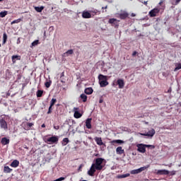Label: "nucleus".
<instances>
[{
  "instance_id": "4468645a",
  "label": "nucleus",
  "mask_w": 181,
  "mask_h": 181,
  "mask_svg": "<svg viewBox=\"0 0 181 181\" xmlns=\"http://www.w3.org/2000/svg\"><path fill=\"white\" fill-rule=\"evenodd\" d=\"M9 142H11V141L9 140V139L6 138V137H3L1 140V145H8Z\"/></svg>"
},
{
  "instance_id": "864d4df0",
  "label": "nucleus",
  "mask_w": 181,
  "mask_h": 181,
  "mask_svg": "<svg viewBox=\"0 0 181 181\" xmlns=\"http://www.w3.org/2000/svg\"><path fill=\"white\" fill-rule=\"evenodd\" d=\"M171 91L172 90L170 89V90H168V93H171Z\"/></svg>"
},
{
  "instance_id": "a878e982",
  "label": "nucleus",
  "mask_w": 181,
  "mask_h": 181,
  "mask_svg": "<svg viewBox=\"0 0 181 181\" xmlns=\"http://www.w3.org/2000/svg\"><path fill=\"white\" fill-rule=\"evenodd\" d=\"M69 142H70V140H69V138H64L62 141V146H66V145H67Z\"/></svg>"
},
{
  "instance_id": "6e6552de",
  "label": "nucleus",
  "mask_w": 181,
  "mask_h": 181,
  "mask_svg": "<svg viewBox=\"0 0 181 181\" xmlns=\"http://www.w3.org/2000/svg\"><path fill=\"white\" fill-rule=\"evenodd\" d=\"M108 22L112 25V26L118 28V23L119 22V21L117 20L116 18H110L109 19Z\"/></svg>"
},
{
  "instance_id": "b1692460",
  "label": "nucleus",
  "mask_w": 181,
  "mask_h": 181,
  "mask_svg": "<svg viewBox=\"0 0 181 181\" xmlns=\"http://www.w3.org/2000/svg\"><path fill=\"white\" fill-rule=\"evenodd\" d=\"M130 174L127 173V174H123V175H119L117 176V179H124L125 177H129Z\"/></svg>"
},
{
  "instance_id": "4d7b16f0",
  "label": "nucleus",
  "mask_w": 181,
  "mask_h": 181,
  "mask_svg": "<svg viewBox=\"0 0 181 181\" xmlns=\"http://www.w3.org/2000/svg\"><path fill=\"white\" fill-rule=\"evenodd\" d=\"M62 81V83H64V81Z\"/></svg>"
},
{
  "instance_id": "f03ea898",
  "label": "nucleus",
  "mask_w": 181,
  "mask_h": 181,
  "mask_svg": "<svg viewBox=\"0 0 181 181\" xmlns=\"http://www.w3.org/2000/svg\"><path fill=\"white\" fill-rule=\"evenodd\" d=\"M43 141L46 142V144H57L59 142V137L57 136H52L49 137V135L44 136Z\"/></svg>"
},
{
  "instance_id": "393cba45",
  "label": "nucleus",
  "mask_w": 181,
  "mask_h": 181,
  "mask_svg": "<svg viewBox=\"0 0 181 181\" xmlns=\"http://www.w3.org/2000/svg\"><path fill=\"white\" fill-rule=\"evenodd\" d=\"M34 9H35V11H36V12L40 13V12H42V11H43V9H45V6H41L40 7L35 6Z\"/></svg>"
},
{
  "instance_id": "aec40b11",
  "label": "nucleus",
  "mask_w": 181,
  "mask_h": 181,
  "mask_svg": "<svg viewBox=\"0 0 181 181\" xmlns=\"http://www.w3.org/2000/svg\"><path fill=\"white\" fill-rule=\"evenodd\" d=\"M11 168H18L19 166V160H14L13 162L10 164Z\"/></svg>"
},
{
  "instance_id": "a211bd4d",
  "label": "nucleus",
  "mask_w": 181,
  "mask_h": 181,
  "mask_svg": "<svg viewBox=\"0 0 181 181\" xmlns=\"http://www.w3.org/2000/svg\"><path fill=\"white\" fill-rule=\"evenodd\" d=\"M94 90H93V88H86L84 90L85 94H87L88 95H90L93 94Z\"/></svg>"
},
{
  "instance_id": "f704fd0d",
  "label": "nucleus",
  "mask_w": 181,
  "mask_h": 181,
  "mask_svg": "<svg viewBox=\"0 0 181 181\" xmlns=\"http://www.w3.org/2000/svg\"><path fill=\"white\" fill-rule=\"evenodd\" d=\"M112 144H124V141L122 140H113L112 141Z\"/></svg>"
},
{
  "instance_id": "9d476101",
  "label": "nucleus",
  "mask_w": 181,
  "mask_h": 181,
  "mask_svg": "<svg viewBox=\"0 0 181 181\" xmlns=\"http://www.w3.org/2000/svg\"><path fill=\"white\" fill-rule=\"evenodd\" d=\"M128 16H129V13H128L127 11H124L122 13H120L119 14V18L122 20H125L127 19V18H128Z\"/></svg>"
},
{
  "instance_id": "ddd939ff",
  "label": "nucleus",
  "mask_w": 181,
  "mask_h": 181,
  "mask_svg": "<svg viewBox=\"0 0 181 181\" xmlns=\"http://www.w3.org/2000/svg\"><path fill=\"white\" fill-rule=\"evenodd\" d=\"M117 85L119 86V88H124V86H125V83L124 82V79L119 78L117 81Z\"/></svg>"
},
{
  "instance_id": "412c9836",
  "label": "nucleus",
  "mask_w": 181,
  "mask_h": 181,
  "mask_svg": "<svg viewBox=\"0 0 181 181\" xmlns=\"http://www.w3.org/2000/svg\"><path fill=\"white\" fill-rule=\"evenodd\" d=\"M98 80H99V83H100V81H105L107 80V76H104L103 74H99Z\"/></svg>"
},
{
  "instance_id": "5701e85b",
  "label": "nucleus",
  "mask_w": 181,
  "mask_h": 181,
  "mask_svg": "<svg viewBox=\"0 0 181 181\" xmlns=\"http://www.w3.org/2000/svg\"><path fill=\"white\" fill-rule=\"evenodd\" d=\"M99 84L100 86V87H107V86H108L109 83L108 81H101L99 82Z\"/></svg>"
},
{
  "instance_id": "49530a36",
  "label": "nucleus",
  "mask_w": 181,
  "mask_h": 181,
  "mask_svg": "<svg viewBox=\"0 0 181 181\" xmlns=\"http://www.w3.org/2000/svg\"><path fill=\"white\" fill-rule=\"evenodd\" d=\"M60 129V126H59V125H57V126L54 125V129H57H57Z\"/></svg>"
},
{
  "instance_id": "dca6fc26",
  "label": "nucleus",
  "mask_w": 181,
  "mask_h": 181,
  "mask_svg": "<svg viewBox=\"0 0 181 181\" xmlns=\"http://www.w3.org/2000/svg\"><path fill=\"white\" fill-rule=\"evenodd\" d=\"M21 55H13L11 57L13 64H15L16 63L17 60H21Z\"/></svg>"
},
{
  "instance_id": "c9c22d12",
  "label": "nucleus",
  "mask_w": 181,
  "mask_h": 181,
  "mask_svg": "<svg viewBox=\"0 0 181 181\" xmlns=\"http://www.w3.org/2000/svg\"><path fill=\"white\" fill-rule=\"evenodd\" d=\"M181 69V63L177 64L176 67L174 69V71H177V70H180Z\"/></svg>"
},
{
  "instance_id": "39448f33",
  "label": "nucleus",
  "mask_w": 181,
  "mask_h": 181,
  "mask_svg": "<svg viewBox=\"0 0 181 181\" xmlns=\"http://www.w3.org/2000/svg\"><path fill=\"white\" fill-rule=\"evenodd\" d=\"M159 12H160V8H155L149 11V16L151 18H155Z\"/></svg>"
},
{
  "instance_id": "0eeeda50",
  "label": "nucleus",
  "mask_w": 181,
  "mask_h": 181,
  "mask_svg": "<svg viewBox=\"0 0 181 181\" xmlns=\"http://www.w3.org/2000/svg\"><path fill=\"white\" fill-rule=\"evenodd\" d=\"M74 118L78 119L83 117V115H81V113L78 112V107H74Z\"/></svg>"
},
{
  "instance_id": "f8f14e48",
  "label": "nucleus",
  "mask_w": 181,
  "mask_h": 181,
  "mask_svg": "<svg viewBox=\"0 0 181 181\" xmlns=\"http://www.w3.org/2000/svg\"><path fill=\"white\" fill-rule=\"evenodd\" d=\"M91 121H93V119L92 118H88L86 120V127L88 129H91L92 128V126H91Z\"/></svg>"
},
{
  "instance_id": "6ab92c4d",
  "label": "nucleus",
  "mask_w": 181,
  "mask_h": 181,
  "mask_svg": "<svg viewBox=\"0 0 181 181\" xmlns=\"http://www.w3.org/2000/svg\"><path fill=\"white\" fill-rule=\"evenodd\" d=\"M116 152L118 155H122V153H125V151L122 149V146H119L116 148Z\"/></svg>"
},
{
  "instance_id": "f257e3e1",
  "label": "nucleus",
  "mask_w": 181,
  "mask_h": 181,
  "mask_svg": "<svg viewBox=\"0 0 181 181\" xmlns=\"http://www.w3.org/2000/svg\"><path fill=\"white\" fill-rule=\"evenodd\" d=\"M104 160H105L103 158H98L95 160V163H93L90 169L88 170V176H94V173L103 170L104 169V167L105 166V164H104Z\"/></svg>"
},
{
  "instance_id": "20e7f679",
  "label": "nucleus",
  "mask_w": 181,
  "mask_h": 181,
  "mask_svg": "<svg viewBox=\"0 0 181 181\" xmlns=\"http://www.w3.org/2000/svg\"><path fill=\"white\" fill-rule=\"evenodd\" d=\"M0 128L4 131H8V122H6V120L4 117L0 119Z\"/></svg>"
},
{
  "instance_id": "7c9ffc66",
  "label": "nucleus",
  "mask_w": 181,
  "mask_h": 181,
  "mask_svg": "<svg viewBox=\"0 0 181 181\" xmlns=\"http://www.w3.org/2000/svg\"><path fill=\"white\" fill-rule=\"evenodd\" d=\"M158 5L161 6V9H163V11H165L166 6H165V4L163 5V0H160V1L158 3Z\"/></svg>"
},
{
  "instance_id": "58836bf2",
  "label": "nucleus",
  "mask_w": 181,
  "mask_h": 181,
  "mask_svg": "<svg viewBox=\"0 0 181 181\" xmlns=\"http://www.w3.org/2000/svg\"><path fill=\"white\" fill-rule=\"evenodd\" d=\"M145 148H151V149H155V146L149 145V144H144Z\"/></svg>"
},
{
  "instance_id": "3c124183",
  "label": "nucleus",
  "mask_w": 181,
  "mask_h": 181,
  "mask_svg": "<svg viewBox=\"0 0 181 181\" xmlns=\"http://www.w3.org/2000/svg\"><path fill=\"white\" fill-rule=\"evenodd\" d=\"M62 77H64V72H62V73L61 74V78H62Z\"/></svg>"
},
{
  "instance_id": "6e6d98bb",
  "label": "nucleus",
  "mask_w": 181,
  "mask_h": 181,
  "mask_svg": "<svg viewBox=\"0 0 181 181\" xmlns=\"http://www.w3.org/2000/svg\"><path fill=\"white\" fill-rule=\"evenodd\" d=\"M2 1H4V0H0V2H2Z\"/></svg>"
},
{
  "instance_id": "7ed1b4c3",
  "label": "nucleus",
  "mask_w": 181,
  "mask_h": 181,
  "mask_svg": "<svg viewBox=\"0 0 181 181\" xmlns=\"http://www.w3.org/2000/svg\"><path fill=\"white\" fill-rule=\"evenodd\" d=\"M149 168V165L144 167H141L140 168L132 170L130 171L131 175H138V173H141V172H144V170H146Z\"/></svg>"
},
{
  "instance_id": "c03bdc74",
  "label": "nucleus",
  "mask_w": 181,
  "mask_h": 181,
  "mask_svg": "<svg viewBox=\"0 0 181 181\" xmlns=\"http://www.w3.org/2000/svg\"><path fill=\"white\" fill-rule=\"evenodd\" d=\"M22 78V74H18L17 75V80H21Z\"/></svg>"
},
{
  "instance_id": "f3484780",
  "label": "nucleus",
  "mask_w": 181,
  "mask_h": 181,
  "mask_svg": "<svg viewBox=\"0 0 181 181\" xmlns=\"http://www.w3.org/2000/svg\"><path fill=\"white\" fill-rule=\"evenodd\" d=\"M170 172L167 170H158L157 171V175H169Z\"/></svg>"
},
{
  "instance_id": "2f4dec72",
  "label": "nucleus",
  "mask_w": 181,
  "mask_h": 181,
  "mask_svg": "<svg viewBox=\"0 0 181 181\" xmlns=\"http://www.w3.org/2000/svg\"><path fill=\"white\" fill-rule=\"evenodd\" d=\"M22 22V18H18L17 20H14L11 23V25H14L15 23H20Z\"/></svg>"
},
{
  "instance_id": "5fc2aeb1",
  "label": "nucleus",
  "mask_w": 181,
  "mask_h": 181,
  "mask_svg": "<svg viewBox=\"0 0 181 181\" xmlns=\"http://www.w3.org/2000/svg\"><path fill=\"white\" fill-rule=\"evenodd\" d=\"M144 4H145V5H146V4H148V2H147V1H146V2H144Z\"/></svg>"
},
{
  "instance_id": "cd10ccee",
  "label": "nucleus",
  "mask_w": 181,
  "mask_h": 181,
  "mask_svg": "<svg viewBox=\"0 0 181 181\" xmlns=\"http://www.w3.org/2000/svg\"><path fill=\"white\" fill-rule=\"evenodd\" d=\"M80 98L82 100L83 103H87V95L84 93H82L81 95H80Z\"/></svg>"
},
{
  "instance_id": "603ef678",
  "label": "nucleus",
  "mask_w": 181,
  "mask_h": 181,
  "mask_svg": "<svg viewBox=\"0 0 181 181\" xmlns=\"http://www.w3.org/2000/svg\"><path fill=\"white\" fill-rule=\"evenodd\" d=\"M41 127L42 128H46V125L45 124H42Z\"/></svg>"
},
{
  "instance_id": "a18cd8bd",
  "label": "nucleus",
  "mask_w": 181,
  "mask_h": 181,
  "mask_svg": "<svg viewBox=\"0 0 181 181\" xmlns=\"http://www.w3.org/2000/svg\"><path fill=\"white\" fill-rule=\"evenodd\" d=\"M176 175V171L173 170L170 172V176H175Z\"/></svg>"
},
{
  "instance_id": "a19ab883",
  "label": "nucleus",
  "mask_w": 181,
  "mask_h": 181,
  "mask_svg": "<svg viewBox=\"0 0 181 181\" xmlns=\"http://www.w3.org/2000/svg\"><path fill=\"white\" fill-rule=\"evenodd\" d=\"M53 106L52 105H49V109H48V111L47 112V114H52V111H53V108H52Z\"/></svg>"
},
{
  "instance_id": "09e8293b",
  "label": "nucleus",
  "mask_w": 181,
  "mask_h": 181,
  "mask_svg": "<svg viewBox=\"0 0 181 181\" xmlns=\"http://www.w3.org/2000/svg\"><path fill=\"white\" fill-rule=\"evenodd\" d=\"M103 103H104V100H103V98H100L99 100V103L103 104Z\"/></svg>"
},
{
  "instance_id": "4c0bfd02",
  "label": "nucleus",
  "mask_w": 181,
  "mask_h": 181,
  "mask_svg": "<svg viewBox=\"0 0 181 181\" xmlns=\"http://www.w3.org/2000/svg\"><path fill=\"white\" fill-rule=\"evenodd\" d=\"M45 86L47 88H49L52 86V81L45 82Z\"/></svg>"
},
{
  "instance_id": "9b49d317",
  "label": "nucleus",
  "mask_w": 181,
  "mask_h": 181,
  "mask_svg": "<svg viewBox=\"0 0 181 181\" xmlns=\"http://www.w3.org/2000/svg\"><path fill=\"white\" fill-rule=\"evenodd\" d=\"M82 18H83V19H90V18H91V13L87 11H84L82 13Z\"/></svg>"
},
{
  "instance_id": "37998d69",
  "label": "nucleus",
  "mask_w": 181,
  "mask_h": 181,
  "mask_svg": "<svg viewBox=\"0 0 181 181\" xmlns=\"http://www.w3.org/2000/svg\"><path fill=\"white\" fill-rule=\"evenodd\" d=\"M66 180V177H61L59 178H57V180H55L54 181H63V180Z\"/></svg>"
},
{
  "instance_id": "8fccbe9b",
  "label": "nucleus",
  "mask_w": 181,
  "mask_h": 181,
  "mask_svg": "<svg viewBox=\"0 0 181 181\" xmlns=\"http://www.w3.org/2000/svg\"><path fill=\"white\" fill-rule=\"evenodd\" d=\"M131 16H132V18H134V16H136V15L135 13H132L131 14Z\"/></svg>"
},
{
  "instance_id": "c756f323",
  "label": "nucleus",
  "mask_w": 181,
  "mask_h": 181,
  "mask_svg": "<svg viewBox=\"0 0 181 181\" xmlns=\"http://www.w3.org/2000/svg\"><path fill=\"white\" fill-rule=\"evenodd\" d=\"M36 95L38 98H40V97H42V95H43V90H38L37 91Z\"/></svg>"
},
{
  "instance_id": "bb28decb",
  "label": "nucleus",
  "mask_w": 181,
  "mask_h": 181,
  "mask_svg": "<svg viewBox=\"0 0 181 181\" xmlns=\"http://www.w3.org/2000/svg\"><path fill=\"white\" fill-rule=\"evenodd\" d=\"M73 53H74L73 49H69V50L66 51V52H64L63 56L64 57H69V54H73Z\"/></svg>"
},
{
  "instance_id": "13d9d810",
  "label": "nucleus",
  "mask_w": 181,
  "mask_h": 181,
  "mask_svg": "<svg viewBox=\"0 0 181 181\" xmlns=\"http://www.w3.org/2000/svg\"><path fill=\"white\" fill-rule=\"evenodd\" d=\"M0 47H1V44H0Z\"/></svg>"
},
{
  "instance_id": "72a5a7b5",
  "label": "nucleus",
  "mask_w": 181,
  "mask_h": 181,
  "mask_svg": "<svg viewBox=\"0 0 181 181\" xmlns=\"http://www.w3.org/2000/svg\"><path fill=\"white\" fill-rule=\"evenodd\" d=\"M8 15V11H1L0 13V18H5Z\"/></svg>"
},
{
  "instance_id": "e433bc0d",
  "label": "nucleus",
  "mask_w": 181,
  "mask_h": 181,
  "mask_svg": "<svg viewBox=\"0 0 181 181\" xmlns=\"http://www.w3.org/2000/svg\"><path fill=\"white\" fill-rule=\"evenodd\" d=\"M33 126V123L28 122L26 130L29 131V129H30V128H32Z\"/></svg>"
},
{
  "instance_id": "473e14b6",
  "label": "nucleus",
  "mask_w": 181,
  "mask_h": 181,
  "mask_svg": "<svg viewBox=\"0 0 181 181\" xmlns=\"http://www.w3.org/2000/svg\"><path fill=\"white\" fill-rule=\"evenodd\" d=\"M56 103H57V99L56 98H52L51 100V102H50V105L51 107H53V105H54L56 104Z\"/></svg>"
},
{
  "instance_id": "de8ad7c7",
  "label": "nucleus",
  "mask_w": 181,
  "mask_h": 181,
  "mask_svg": "<svg viewBox=\"0 0 181 181\" xmlns=\"http://www.w3.org/2000/svg\"><path fill=\"white\" fill-rule=\"evenodd\" d=\"M138 54V52L136 51H134L133 53H132V56L134 57V56H136V54Z\"/></svg>"
},
{
  "instance_id": "ea45409f",
  "label": "nucleus",
  "mask_w": 181,
  "mask_h": 181,
  "mask_svg": "<svg viewBox=\"0 0 181 181\" xmlns=\"http://www.w3.org/2000/svg\"><path fill=\"white\" fill-rule=\"evenodd\" d=\"M39 45V40H36L32 42V46H37Z\"/></svg>"
},
{
  "instance_id": "c85d7f7f",
  "label": "nucleus",
  "mask_w": 181,
  "mask_h": 181,
  "mask_svg": "<svg viewBox=\"0 0 181 181\" xmlns=\"http://www.w3.org/2000/svg\"><path fill=\"white\" fill-rule=\"evenodd\" d=\"M6 40H8V35H6V33H4L3 34V45H5V43H6Z\"/></svg>"
},
{
  "instance_id": "4be33fe9",
  "label": "nucleus",
  "mask_w": 181,
  "mask_h": 181,
  "mask_svg": "<svg viewBox=\"0 0 181 181\" xmlns=\"http://www.w3.org/2000/svg\"><path fill=\"white\" fill-rule=\"evenodd\" d=\"M13 170L12 168H9V166L6 165L4 168V173H11Z\"/></svg>"
},
{
  "instance_id": "79ce46f5",
  "label": "nucleus",
  "mask_w": 181,
  "mask_h": 181,
  "mask_svg": "<svg viewBox=\"0 0 181 181\" xmlns=\"http://www.w3.org/2000/svg\"><path fill=\"white\" fill-rule=\"evenodd\" d=\"M181 0H175V2L172 3V5L176 6V5H179V4H180Z\"/></svg>"
},
{
  "instance_id": "423d86ee",
  "label": "nucleus",
  "mask_w": 181,
  "mask_h": 181,
  "mask_svg": "<svg viewBox=\"0 0 181 181\" xmlns=\"http://www.w3.org/2000/svg\"><path fill=\"white\" fill-rule=\"evenodd\" d=\"M137 151L138 152H141V153H145V152H146V148L145 147V144H137Z\"/></svg>"
},
{
  "instance_id": "1a4fd4ad",
  "label": "nucleus",
  "mask_w": 181,
  "mask_h": 181,
  "mask_svg": "<svg viewBox=\"0 0 181 181\" xmlns=\"http://www.w3.org/2000/svg\"><path fill=\"white\" fill-rule=\"evenodd\" d=\"M141 135H143V136H151V138H152V136L155 135V129H152L149 130L147 133L141 134Z\"/></svg>"
},
{
  "instance_id": "2eb2a0df",
  "label": "nucleus",
  "mask_w": 181,
  "mask_h": 181,
  "mask_svg": "<svg viewBox=\"0 0 181 181\" xmlns=\"http://www.w3.org/2000/svg\"><path fill=\"white\" fill-rule=\"evenodd\" d=\"M94 140L95 141L97 145H99L100 146L104 145L103 139H101V137H95Z\"/></svg>"
}]
</instances>
